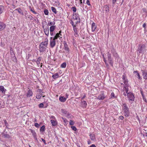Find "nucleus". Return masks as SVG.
Returning a JSON list of instances; mask_svg holds the SVG:
<instances>
[{"label": "nucleus", "instance_id": "1", "mask_svg": "<svg viewBox=\"0 0 147 147\" xmlns=\"http://www.w3.org/2000/svg\"><path fill=\"white\" fill-rule=\"evenodd\" d=\"M48 45V40L46 38L45 41L41 42L39 45V50L40 52L43 53L45 52L47 49Z\"/></svg>", "mask_w": 147, "mask_h": 147}, {"label": "nucleus", "instance_id": "2", "mask_svg": "<svg viewBox=\"0 0 147 147\" xmlns=\"http://www.w3.org/2000/svg\"><path fill=\"white\" fill-rule=\"evenodd\" d=\"M146 46L144 44L139 45L137 51L139 53L143 54L146 51Z\"/></svg>", "mask_w": 147, "mask_h": 147}, {"label": "nucleus", "instance_id": "3", "mask_svg": "<svg viewBox=\"0 0 147 147\" xmlns=\"http://www.w3.org/2000/svg\"><path fill=\"white\" fill-rule=\"evenodd\" d=\"M123 109L125 115L126 117H128L129 115V108L127 107L126 103L123 104Z\"/></svg>", "mask_w": 147, "mask_h": 147}, {"label": "nucleus", "instance_id": "4", "mask_svg": "<svg viewBox=\"0 0 147 147\" xmlns=\"http://www.w3.org/2000/svg\"><path fill=\"white\" fill-rule=\"evenodd\" d=\"M127 97L129 98V100L134 101L135 97L133 94L131 92H129L127 94Z\"/></svg>", "mask_w": 147, "mask_h": 147}, {"label": "nucleus", "instance_id": "5", "mask_svg": "<svg viewBox=\"0 0 147 147\" xmlns=\"http://www.w3.org/2000/svg\"><path fill=\"white\" fill-rule=\"evenodd\" d=\"M55 39L53 38L52 37L50 38V45L52 48H53L55 45Z\"/></svg>", "mask_w": 147, "mask_h": 147}, {"label": "nucleus", "instance_id": "6", "mask_svg": "<svg viewBox=\"0 0 147 147\" xmlns=\"http://www.w3.org/2000/svg\"><path fill=\"white\" fill-rule=\"evenodd\" d=\"M6 25L3 22H0V31L4 30L6 27Z\"/></svg>", "mask_w": 147, "mask_h": 147}, {"label": "nucleus", "instance_id": "7", "mask_svg": "<svg viewBox=\"0 0 147 147\" xmlns=\"http://www.w3.org/2000/svg\"><path fill=\"white\" fill-rule=\"evenodd\" d=\"M44 32L46 34L47 36L49 35V30L48 25H47L44 30Z\"/></svg>", "mask_w": 147, "mask_h": 147}, {"label": "nucleus", "instance_id": "8", "mask_svg": "<svg viewBox=\"0 0 147 147\" xmlns=\"http://www.w3.org/2000/svg\"><path fill=\"white\" fill-rule=\"evenodd\" d=\"M105 97L104 93H102L99 95L96 98L99 100H103Z\"/></svg>", "mask_w": 147, "mask_h": 147}, {"label": "nucleus", "instance_id": "9", "mask_svg": "<svg viewBox=\"0 0 147 147\" xmlns=\"http://www.w3.org/2000/svg\"><path fill=\"white\" fill-rule=\"evenodd\" d=\"M33 93L32 91L30 89H29L26 94V96L27 97H29L32 96L33 95Z\"/></svg>", "mask_w": 147, "mask_h": 147}, {"label": "nucleus", "instance_id": "10", "mask_svg": "<svg viewBox=\"0 0 147 147\" xmlns=\"http://www.w3.org/2000/svg\"><path fill=\"white\" fill-rule=\"evenodd\" d=\"M141 71L143 76V78L145 80H147V72L144 70H142Z\"/></svg>", "mask_w": 147, "mask_h": 147}, {"label": "nucleus", "instance_id": "11", "mask_svg": "<svg viewBox=\"0 0 147 147\" xmlns=\"http://www.w3.org/2000/svg\"><path fill=\"white\" fill-rule=\"evenodd\" d=\"M73 28L74 32L75 33L74 35H75V36L77 37L79 35L78 34V30H77V28H76V25L73 26Z\"/></svg>", "mask_w": 147, "mask_h": 147}, {"label": "nucleus", "instance_id": "12", "mask_svg": "<svg viewBox=\"0 0 147 147\" xmlns=\"http://www.w3.org/2000/svg\"><path fill=\"white\" fill-rule=\"evenodd\" d=\"M25 16V19L27 20L28 19V18L30 20H33V17L31 15H28L27 13H26Z\"/></svg>", "mask_w": 147, "mask_h": 147}, {"label": "nucleus", "instance_id": "13", "mask_svg": "<svg viewBox=\"0 0 147 147\" xmlns=\"http://www.w3.org/2000/svg\"><path fill=\"white\" fill-rule=\"evenodd\" d=\"M63 44H64V49L67 51V52H69V48L67 46V44L66 42L64 41L63 42Z\"/></svg>", "mask_w": 147, "mask_h": 147}, {"label": "nucleus", "instance_id": "14", "mask_svg": "<svg viewBox=\"0 0 147 147\" xmlns=\"http://www.w3.org/2000/svg\"><path fill=\"white\" fill-rule=\"evenodd\" d=\"M78 13H75L73 14V19L74 20H77L79 19V18L78 16Z\"/></svg>", "mask_w": 147, "mask_h": 147}, {"label": "nucleus", "instance_id": "15", "mask_svg": "<svg viewBox=\"0 0 147 147\" xmlns=\"http://www.w3.org/2000/svg\"><path fill=\"white\" fill-rule=\"evenodd\" d=\"M111 53L113 54L114 57H116L118 55L117 53L116 52L115 50L114 49H112L111 51Z\"/></svg>", "mask_w": 147, "mask_h": 147}, {"label": "nucleus", "instance_id": "16", "mask_svg": "<svg viewBox=\"0 0 147 147\" xmlns=\"http://www.w3.org/2000/svg\"><path fill=\"white\" fill-rule=\"evenodd\" d=\"M96 25L93 22L92 24V26H91V29H92V32H94L96 28Z\"/></svg>", "mask_w": 147, "mask_h": 147}, {"label": "nucleus", "instance_id": "17", "mask_svg": "<svg viewBox=\"0 0 147 147\" xmlns=\"http://www.w3.org/2000/svg\"><path fill=\"white\" fill-rule=\"evenodd\" d=\"M6 90L5 89L3 86H0V91L3 94H5Z\"/></svg>", "mask_w": 147, "mask_h": 147}, {"label": "nucleus", "instance_id": "18", "mask_svg": "<svg viewBox=\"0 0 147 147\" xmlns=\"http://www.w3.org/2000/svg\"><path fill=\"white\" fill-rule=\"evenodd\" d=\"M59 100L61 102H64L66 100V98L64 96H60L59 98Z\"/></svg>", "mask_w": 147, "mask_h": 147}, {"label": "nucleus", "instance_id": "19", "mask_svg": "<svg viewBox=\"0 0 147 147\" xmlns=\"http://www.w3.org/2000/svg\"><path fill=\"white\" fill-rule=\"evenodd\" d=\"M107 56L109 61H112L113 59L111 57V54L110 53H107Z\"/></svg>", "mask_w": 147, "mask_h": 147}, {"label": "nucleus", "instance_id": "20", "mask_svg": "<svg viewBox=\"0 0 147 147\" xmlns=\"http://www.w3.org/2000/svg\"><path fill=\"white\" fill-rule=\"evenodd\" d=\"M61 111L63 113V114H65V115H67V117H69V113H67V111L66 110H65V109H62L61 110Z\"/></svg>", "mask_w": 147, "mask_h": 147}, {"label": "nucleus", "instance_id": "21", "mask_svg": "<svg viewBox=\"0 0 147 147\" xmlns=\"http://www.w3.org/2000/svg\"><path fill=\"white\" fill-rule=\"evenodd\" d=\"M59 77V74L58 73H56L55 74L53 75L52 76V78L55 80L58 78Z\"/></svg>", "mask_w": 147, "mask_h": 147}, {"label": "nucleus", "instance_id": "22", "mask_svg": "<svg viewBox=\"0 0 147 147\" xmlns=\"http://www.w3.org/2000/svg\"><path fill=\"white\" fill-rule=\"evenodd\" d=\"M81 103L82 107L84 108H86L87 106V104L85 101L83 100V101H82Z\"/></svg>", "mask_w": 147, "mask_h": 147}, {"label": "nucleus", "instance_id": "23", "mask_svg": "<svg viewBox=\"0 0 147 147\" xmlns=\"http://www.w3.org/2000/svg\"><path fill=\"white\" fill-rule=\"evenodd\" d=\"M51 122L52 123V126H55L57 124V121L54 120H51Z\"/></svg>", "mask_w": 147, "mask_h": 147}, {"label": "nucleus", "instance_id": "24", "mask_svg": "<svg viewBox=\"0 0 147 147\" xmlns=\"http://www.w3.org/2000/svg\"><path fill=\"white\" fill-rule=\"evenodd\" d=\"M89 136L91 140H95V136L94 134H90Z\"/></svg>", "mask_w": 147, "mask_h": 147}, {"label": "nucleus", "instance_id": "25", "mask_svg": "<svg viewBox=\"0 0 147 147\" xmlns=\"http://www.w3.org/2000/svg\"><path fill=\"white\" fill-rule=\"evenodd\" d=\"M56 28L55 26H52L50 27V32H54Z\"/></svg>", "mask_w": 147, "mask_h": 147}, {"label": "nucleus", "instance_id": "26", "mask_svg": "<svg viewBox=\"0 0 147 147\" xmlns=\"http://www.w3.org/2000/svg\"><path fill=\"white\" fill-rule=\"evenodd\" d=\"M43 94L42 93H38L36 95V97L38 99H40Z\"/></svg>", "mask_w": 147, "mask_h": 147}, {"label": "nucleus", "instance_id": "27", "mask_svg": "<svg viewBox=\"0 0 147 147\" xmlns=\"http://www.w3.org/2000/svg\"><path fill=\"white\" fill-rule=\"evenodd\" d=\"M4 7L3 5H0V13L1 14L3 12L4 10Z\"/></svg>", "mask_w": 147, "mask_h": 147}, {"label": "nucleus", "instance_id": "28", "mask_svg": "<svg viewBox=\"0 0 147 147\" xmlns=\"http://www.w3.org/2000/svg\"><path fill=\"white\" fill-rule=\"evenodd\" d=\"M128 86H125L123 88H125V89L123 91H125L126 93L127 94V93H128Z\"/></svg>", "mask_w": 147, "mask_h": 147}, {"label": "nucleus", "instance_id": "29", "mask_svg": "<svg viewBox=\"0 0 147 147\" xmlns=\"http://www.w3.org/2000/svg\"><path fill=\"white\" fill-rule=\"evenodd\" d=\"M41 61V57H39L36 60V63L37 65H38L40 63V62Z\"/></svg>", "mask_w": 147, "mask_h": 147}, {"label": "nucleus", "instance_id": "30", "mask_svg": "<svg viewBox=\"0 0 147 147\" xmlns=\"http://www.w3.org/2000/svg\"><path fill=\"white\" fill-rule=\"evenodd\" d=\"M59 37H60V36H59V33H57L56 34V35L53 38L55 40H56V39H57Z\"/></svg>", "mask_w": 147, "mask_h": 147}, {"label": "nucleus", "instance_id": "31", "mask_svg": "<svg viewBox=\"0 0 147 147\" xmlns=\"http://www.w3.org/2000/svg\"><path fill=\"white\" fill-rule=\"evenodd\" d=\"M45 126L43 125L40 128V132H43L45 131Z\"/></svg>", "mask_w": 147, "mask_h": 147}, {"label": "nucleus", "instance_id": "32", "mask_svg": "<svg viewBox=\"0 0 147 147\" xmlns=\"http://www.w3.org/2000/svg\"><path fill=\"white\" fill-rule=\"evenodd\" d=\"M51 10L52 11L54 12L55 14H56L57 13V11H56V8L53 7H51Z\"/></svg>", "mask_w": 147, "mask_h": 147}, {"label": "nucleus", "instance_id": "33", "mask_svg": "<svg viewBox=\"0 0 147 147\" xmlns=\"http://www.w3.org/2000/svg\"><path fill=\"white\" fill-rule=\"evenodd\" d=\"M66 63L65 62L63 63L61 65V67L63 68H65L66 67Z\"/></svg>", "mask_w": 147, "mask_h": 147}, {"label": "nucleus", "instance_id": "34", "mask_svg": "<svg viewBox=\"0 0 147 147\" xmlns=\"http://www.w3.org/2000/svg\"><path fill=\"white\" fill-rule=\"evenodd\" d=\"M3 136L5 138H10V136L8 134H7V132H6V134L4 133L3 134Z\"/></svg>", "mask_w": 147, "mask_h": 147}, {"label": "nucleus", "instance_id": "35", "mask_svg": "<svg viewBox=\"0 0 147 147\" xmlns=\"http://www.w3.org/2000/svg\"><path fill=\"white\" fill-rule=\"evenodd\" d=\"M55 22L54 21L53 22H48V25L49 26H55L54 25L55 24Z\"/></svg>", "mask_w": 147, "mask_h": 147}, {"label": "nucleus", "instance_id": "36", "mask_svg": "<svg viewBox=\"0 0 147 147\" xmlns=\"http://www.w3.org/2000/svg\"><path fill=\"white\" fill-rule=\"evenodd\" d=\"M30 7V10L32 13H33L34 14H36L37 13L35 11H34V10L33 8H32L31 7Z\"/></svg>", "mask_w": 147, "mask_h": 147}, {"label": "nucleus", "instance_id": "37", "mask_svg": "<svg viewBox=\"0 0 147 147\" xmlns=\"http://www.w3.org/2000/svg\"><path fill=\"white\" fill-rule=\"evenodd\" d=\"M44 12L45 15H48L49 14L48 10L46 9L44 10Z\"/></svg>", "mask_w": 147, "mask_h": 147}, {"label": "nucleus", "instance_id": "38", "mask_svg": "<svg viewBox=\"0 0 147 147\" xmlns=\"http://www.w3.org/2000/svg\"><path fill=\"white\" fill-rule=\"evenodd\" d=\"M128 81L127 79L123 81V83L125 86H128Z\"/></svg>", "mask_w": 147, "mask_h": 147}, {"label": "nucleus", "instance_id": "39", "mask_svg": "<svg viewBox=\"0 0 147 147\" xmlns=\"http://www.w3.org/2000/svg\"><path fill=\"white\" fill-rule=\"evenodd\" d=\"M71 9H72L73 11V12L75 13L76 11V7L75 6L73 7Z\"/></svg>", "mask_w": 147, "mask_h": 147}, {"label": "nucleus", "instance_id": "40", "mask_svg": "<svg viewBox=\"0 0 147 147\" xmlns=\"http://www.w3.org/2000/svg\"><path fill=\"white\" fill-rule=\"evenodd\" d=\"M44 104L43 103L40 104L38 105V107L39 108H41L43 107Z\"/></svg>", "mask_w": 147, "mask_h": 147}, {"label": "nucleus", "instance_id": "41", "mask_svg": "<svg viewBox=\"0 0 147 147\" xmlns=\"http://www.w3.org/2000/svg\"><path fill=\"white\" fill-rule=\"evenodd\" d=\"M105 9L106 12H107V11L108 12L109 9V6L106 5L105 6Z\"/></svg>", "mask_w": 147, "mask_h": 147}, {"label": "nucleus", "instance_id": "42", "mask_svg": "<svg viewBox=\"0 0 147 147\" xmlns=\"http://www.w3.org/2000/svg\"><path fill=\"white\" fill-rule=\"evenodd\" d=\"M15 10L17 11L19 13H21L22 12V10L20 8H17Z\"/></svg>", "mask_w": 147, "mask_h": 147}, {"label": "nucleus", "instance_id": "43", "mask_svg": "<svg viewBox=\"0 0 147 147\" xmlns=\"http://www.w3.org/2000/svg\"><path fill=\"white\" fill-rule=\"evenodd\" d=\"M70 23L71 24L73 27L76 25L74 24V22L72 20H70Z\"/></svg>", "mask_w": 147, "mask_h": 147}, {"label": "nucleus", "instance_id": "44", "mask_svg": "<svg viewBox=\"0 0 147 147\" xmlns=\"http://www.w3.org/2000/svg\"><path fill=\"white\" fill-rule=\"evenodd\" d=\"M115 98V96L114 93L113 92L111 94V98Z\"/></svg>", "mask_w": 147, "mask_h": 147}, {"label": "nucleus", "instance_id": "45", "mask_svg": "<svg viewBox=\"0 0 147 147\" xmlns=\"http://www.w3.org/2000/svg\"><path fill=\"white\" fill-rule=\"evenodd\" d=\"M71 127L72 128V129L74 131H76L77 130V129L76 127L74 126H72Z\"/></svg>", "mask_w": 147, "mask_h": 147}, {"label": "nucleus", "instance_id": "46", "mask_svg": "<svg viewBox=\"0 0 147 147\" xmlns=\"http://www.w3.org/2000/svg\"><path fill=\"white\" fill-rule=\"evenodd\" d=\"M107 60L104 61V62H105V65H106V67H107V68H109V65L107 63Z\"/></svg>", "mask_w": 147, "mask_h": 147}, {"label": "nucleus", "instance_id": "47", "mask_svg": "<svg viewBox=\"0 0 147 147\" xmlns=\"http://www.w3.org/2000/svg\"><path fill=\"white\" fill-rule=\"evenodd\" d=\"M74 124V121L71 120H70L69 122V124L71 125H73Z\"/></svg>", "mask_w": 147, "mask_h": 147}, {"label": "nucleus", "instance_id": "48", "mask_svg": "<svg viewBox=\"0 0 147 147\" xmlns=\"http://www.w3.org/2000/svg\"><path fill=\"white\" fill-rule=\"evenodd\" d=\"M34 126L37 128H38L39 126V124L37 123H34Z\"/></svg>", "mask_w": 147, "mask_h": 147}, {"label": "nucleus", "instance_id": "49", "mask_svg": "<svg viewBox=\"0 0 147 147\" xmlns=\"http://www.w3.org/2000/svg\"><path fill=\"white\" fill-rule=\"evenodd\" d=\"M4 122L5 125L6 127H7L8 125V124L7 122L6 121V120H4Z\"/></svg>", "mask_w": 147, "mask_h": 147}, {"label": "nucleus", "instance_id": "50", "mask_svg": "<svg viewBox=\"0 0 147 147\" xmlns=\"http://www.w3.org/2000/svg\"><path fill=\"white\" fill-rule=\"evenodd\" d=\"M137 76H138V78L139 79L141 80L142 79V78H141L140 76L139 73H138L137 74Z\"/></svg>", "mask_w": 147, "mask_h": 147}, {"label": "nucleus", "instance_id": "51", "mask_svg": "<svg viewBox=\"0 0 147 147\" xmlns=\"http://www.w3.org/2000/svg\"><path fill=\"white\" fill-rule=\"evenodd\" d=\"M140 92H141V94H142V98H143V99H144V95L143 93V91H142V90H140Z\"/></svg>", "mask_w": 147, "mask_h": 147}, {"label": "nucleus", "instance_id": "52", "mask_svg": "<svg viewBox=\"0 0 147 147\" xmlns=\"http://www.w3.org/2000/svg\"><path fill=\"white\" fill-rule=\"evenodd\" d=\"M122 79L123 81L127 79L126 78L125 76L124 75H123L122 76Z\"/></svg>", "mask_w": 147, "mask_h": 147}, {"label": "nucleus", "instance_id": "53", "mask_svg": "<svg viewBox=\"0 0 147 147\" xmlns=\"http://www.w3.org/2000/svg\"><path fill=\"white\" fill-rule=\"evenodd\" d=\"M79 21H77L76 22V24H75V25H76V26L77 25V24L78 23H79L80 22V18H79Z\"/></svg>", "mask_w": 147, "mask_h": 147}, {"label": "nucleus", "instance_id": "54", "mask_svg": "<svg viewBox=\"0 0 147 147\" xmlns=\"http://www.w3.org/2000/svg\"><path fill=\"white\" fill-rule=\"evenodd\" d=\"M86 3L88 5H90V1L89 0H87Z\"/></svg>", "mask_w": 147, "mask_h": 147}, {"label": "nucleus", "instance_id": "55", "mask_svg": "<svg viewBox=\"0 0 147 147\" xmlns=\"http://www.w3.org/2000/svg\"><path fill=\"white\" fill-rule=\"evenodd\" d=\"M38 90L39 93H43L44 92H42V90L40 89H38Z\"/></svg>", "mask_w": 147, "mask_h": 147}, {"label": "nucleus", "instance_id": "56", "mask_svg": "<svg viewBox=\"0 0 147 147\" xmlns=\"http://www.w3.org/2000/svg\"><path fill=\"white\" fill-rule=\"evenodd\" d=\"M41 140H42V141L43 142L44 144H46L47 143L46 142L45 140L42 138H41Z\"/></svg>", "mask_w": 147, "mask_h": 147}, {"label": "nucleus", "instance_id": "57", "mask_svg": "<svg viewBox=\"0 0 147 147\" xmlns=\"http://www.w3.org/2000/svg\"><path fill=\"white\" fill-rule=\"evenodd\" d=\"M142 10L144 12H145V13H147V9H143Z\"/></svg>", "mask_w": 147, "mask_h": 147}, {"label": "nucleus", "instance_id": "58", "mask_svg": "<svg viewBox=\"0 0 147 147\" xmlns=\"http://www.w3.org/2000/svg\"><path fill=\"white\" fill-rule=\"evenodd\" d=\"M102 55V57H103V59L104 61H106V59L105 58V57L104 54H103Z\"/></svg>", "mask_w": 147, "mask_h": 147}, {"label": "nucleus", "instance_id": "59", "mask_svg": "<svg viewBox=\"0 0 147 147\" xmlns=\"http://www.w3.org/2000/svg\"><path fill=\"white\" fill-rule=\"evenodd\" d=\"M109 63L112 66H113V63L112 62V61H109Z\"/></svg>", "mask_w": 147, "mask_h": 147}, {"label": "nucleus", "instance_id": "60", "mask_svg": "<svg viewBox=\"0 0 147 147\" xmlns=\"http://www.w3.org/2000/svg\"><path fill=\"white\" fill-rule=\"evenodd\" d=\"M36 133H35V135L33 134L34 135V139L35 140H36L37 141H38L37 138L36 137V136H35Z\"/></svg>", "mask_w": 147, "mask_h": 147}, {"label": "nucleus", "instance_id": "61", "mask_svg": "<svg viewBox=\"0 0 147 147\" xmlns=\"http://www.w3.org/2000/svg\"><path fill=\"white\" fill-rule=\"evenodd\" d=\"M119 118L120 119L122 120L123 119L124 117L123 116H121L119 117Z\"/></svg>", "mask_w": 147, "mask_h": 147}, {"label": "nucleus", "instance_id": "62", "mask_svg": "<svg viewBox=\"0 0 147 147\" xmlns=\"http://www.w3.org/2000/svg\"><path fill=\"white\" fill-rule=\"evenodd\" d=\"M136 118H137V119H138V121L140 123V120L139 117L137 116L136 117Z\"/></svg>", "mask_w": 147, "mask_h": 147}, {"label": "nucleus", "instance_id": "63", "mask_svg": "<svg viewBox=\"0 0 147 147\" xmlns=\"http://www.w3.org/2000/svg\"><path fill=\"white\" fill-rule=\"evenodd\" d=\"M51 119H55V117L54 116H51L50 117Z\"/></svg>", "mask_w": 147, "mask_h": 147}, {"label": "nucleus", "instance_id": "64", "mask_svg": "<svg viewBox=\"0 0 147 147\" xmlns=\"http://www.w3.org/2000/svg\"><path fill=\"white\" fill-rule=\"evenodd\" d=\"M90 147H96L94 144H92L90 146Z\"/></svg>", "mask_w": 147, "mask_h": 147}]
</instances>
